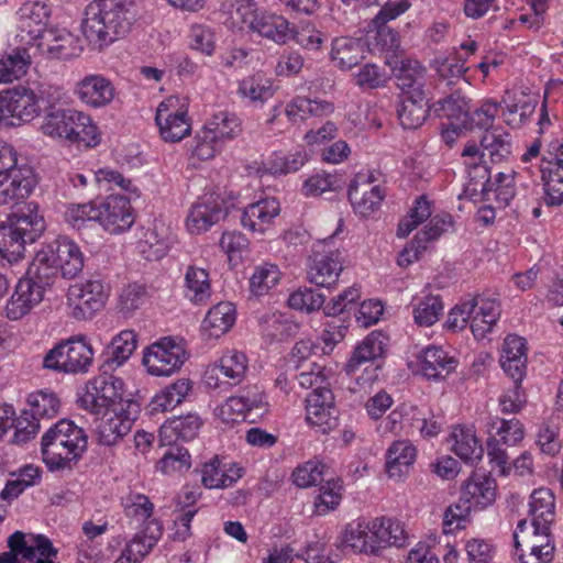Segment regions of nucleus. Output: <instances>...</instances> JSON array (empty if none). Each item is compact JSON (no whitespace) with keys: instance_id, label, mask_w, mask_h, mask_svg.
I'll list each match as a JSON object with an SVG mask.
<instances>
[{"instance_id":"20","label":"nucleus","mask_w":563,"mask_h":563,"mask_svg":"<svg viewBox=\"0 0 563 563\" xmlns=\"http://www.w3.org/2000/svg\"><path fill=\"white\" fill-rule=\"evenodd\" d=\"M397 87L402 95L428 92L426 90V67L416 59L401 58L396 55L387 58Z\"/></svg>"},{"instance_id":"44","label":"nucleus","mask_w":563,"mask_h":563,"mask_svg":"<svg viewBox=\"0 0 563 563\" xmlns=\"http://www.w3.org/2000/svg\"><path fill=\"white\" fill-rule=\"evenodd\" d=\"M416 448L406 440L395 441L386 453V472L389 477H401L416 460Z\"/></svg>"},{"instance_id":"7","label":"nucleus","mask_w":563,"mask_h":563,"mask_svg":"<svg viewBox=\"0 0 563 563\" xmlns=\"http://www.w3.org/2000/svg\"><path fill=\"white\" fill-rule=\"evenodd\" d=\"M27 409L18 417L16 431L12 443L24 444L34 439L40 431V420L55 417L59 410V400L53 391L38 390L27 397Z\"/></svg>"},{"instance_id":"51","label":"nucleus","mask_w":563,"mask_h":563,"mask_svg":"<svg viewBox=\"0 0 563 563\" xmlns=\"http://www.w3.org/2000/svg\"><path fill=\"white\" fill-rule=\"evenodd\" d=\"M216 363L229 386L239 385L245 377L247 371V357L242 352L235 350L228 351Z\"/></svg>"},{"instance_id":"59","label":"nucleus","mask_w":563,"mask_h":563,"mask_svg":"<svg viewBox=\"0 0 563 563\" xmlns=\"http://www.w3.org/2000/svg\"><path fill=\"white\" fill-rule=\"evenodd\" d=\"M279 269L274 264L257 266L250 278V290L255 296L266 294L279 280Z\"/></svg>"},{"instance_id":"19","label":"nucleus","mask_w":563,"mask_h":563,"mask_svg":"<svg viewBox=\"0 0 563 563\" xmlns=\"http://www.w3.org/2000/svg\"><path fill=\"white\" fill-rule=\"evenodd\" d=\"M36 49L51 59H68L82 52L81 41L66 29L51 26Z\"/></svg>"},{"instance_id":"29","label":"nucleus","mask_w":563,"mask_h":563,"mask_svg":"<svg viewBox=\"0 0 563 563\" xmlns=\"http://www.w3.org/2000/svg\"><path fill=\"white\" fill-rule=\"evenodd\" d=\"M280 212V205L275 198H265L250 203L241 216L243 228L257 233L267 231Z\"/></svg>"},{"instance_id":"53","label":"nucleus","mask_w":563,"mask_h":563,"mask_svg":"<svg viewBox=\"0 0 563 563\" xmlns=\"http://www.w3.org/2000/svg\"><path fill=\"white\" fill-rule=\"evenodd\" d=\"M470 102V99H467L460 90H455L448 97L438 100L432 107L440 115H445L449 119H455L457 122H462L463 124L465 117H467L471 109Z\"/></svg>"},{"instance_id":"32","label":"nucleus","mask_w":563,"mask_h":563,"mask_svg":"<svg viewBox=\"0 0 563 563\" xmlns=\"http://www.w3.org/2000/svg\"><path fill=\"white\" fill-rule=\"evenodd\" d=\"M47 247H52L62 277L73 279L82 271L85 256L74 241L59 236Z\"/></svg>"},{"instance_id":"52","label":"nucleus","mask_w":563,"mask_h":563,"mask_svg":"<svg viewBox=\"0 0 563 563\" xmlns=\"http://www.w3.org/2000/svg\"><path fill=\"white\" fill-rule=\"evenodd\" d=\"M223 144L235 139L242 131L241 120L235 113L219 111L205 124Z\"/></svg>"},{"instance_id":"30","label":"nucleus","mask_w":563,"mask_h":563,"mask_svg":"<svg viewBox=\"0 0 563 563\" xmlns=\"http://www.w3.org/2000/svg\"><path fill=\"white\" fill-rule=\"evenodd\" d=\"M60 273L55 261L52 247H43L36 252L33 261L30 263L26 276L27 282L45 291L51 288Z\"/></svg>"},{"instance_id":"58","label":"nucleus","mask_w":563,"mask_h":563,"mask_svg":"<svg viewBox=\"0 0 563 563\" xmlns=\"http://www.w3.org/2000/svg\"><path fill=\"white\" fill-rule=\"evenodd\" d=\"M121 505L126 517L146 521L153 515L154 505L150 498L140 493H130L122 498Z\"/></svg>"},{"instance_id":"8","label":"nucleus","mask_w":563,"mask_h":563,"mask_svg":"<svg viewBox=\"0 0 563 563\" xmlns=\"http://www.w3.org/2000/svg\"><path fill=\"white\" fill-rule=\"evenodd\" d=\"M93 361V350L84 336H74L57 344L44 357L48 369L65 373H86Z\"/></svg>"},{"instance_id":"54","label":"nucleus","mask_w":563,"mask_h":563,"mask_svg":"<svg viewBox=\"0 0 563 563\" xmlns=\"http://www.w3.org/2000/svg\"><path fill=\"white\" fill-rule=\"evenodd\" d=\"M307 161L308 155L303 148L287 155L275 153L264 165V169L272 175H286L299 170Z\"/></svg>"},{"instance_id":"35","label":"nucleus","mask_w":563,"mask_h":563,"mask_svg":"<svg viewBox=\"0 0 563 563\" xmlns=\"http://www.w3.org/2000/svg\"><path fill=\"white\" fill-rule=\"evenodd\" d=\"M201 426L202 421L197 413L169 418L159 428V441L162 445H172L178 440H192Z\"/></svg>"},{"instance_id":"47","label":"nucleus","mask_w":563,"mask_h":563,"mask_svg":"<svg viewBox=\"0 0 563 563\" xmlns=\"http://www.w3.org/2000/svg\"><path fill=\"white\" fill-rule=\"evenodd\" d=\"M185 297L195 305L207 302L211 296V283L207 269L188 266L185 274Z\"/></svg>"},{"instance_id":"15","label":"nucleus","mask_w":563,"mask_h":563,"mask_svg":"<svg viewBox=\"0 0 563 563\" xmlns=\"http://www.w3.org/2000/svg\"><path fill=\"white\" fill-rule=\"evenodd\" d=\"M97 222L111 234L124 232L134 223L130 200L124 196H108L97 206Z\"/></svg>"},{"instance_id":"38","label":"nucleus","mask_w":563,"mask_h":563,"mask_svg":"<svg viewBox=\"0 0 563 563\" xmlns=\"http://www.w3.org/2000/svg\"><path fill=\"white\" fill-rule=\"evenodd\" d=\"M389 339L380 331L371 332L352 353L345 365L349 374H354L366 362L376 361L385 355Z\"/></svg>"},{"instance_id":"60","label":"nucleus","mask_w":563,"mask_h":563,"mask_svg":"<svg viewBox=\"0 0 563 563\" xmlns=\"http://www.w3.org/2000/svg\"><path fill=\"white\" fill-rule=\"evenodd\" d=\"M431 206L426 196L416 199L415 206L410 209L408 217L400 221L397 230V235L406 238L409 235L420 223L430 218Z\"/></svg>"},{"instance_id":"2","label":"nucleus","mask_w":563,"mask_h":563,"mask_svg":"<svg viewBox=\"0 0 563 563\" xmlns=\"http://www.w3.org/2000/svg\"><path fill=\"white\" fill-rule=\"evenodd\" d=\"M87 445L85 430L71 420L60 419L41 439L42 459L49 472L70 471L86 452Z\"/></svg>"},{"instance_id":"63","label":"nucleus","mask_w":563,"mask_h":563,"mask_svg":"<svg viewBox=\"0 0 563 563\" xmlns=\"http://www.w3.org/2000/svg\"><path fill=\"white\" fill-rule=\"evenodd\" d=\"M324 296L312 288H299L288 298V305L290 308L311 312L320 309L323 306Z\"/></svg>"},{"instance_id":"4","label":"nucleus","mask_w":563,"mask_h":563,"mask_svg":"<svg viewBox=\"0 0 563 563\" xmlns=\"http://www.w3.org/2000/svg\"><path fill=\"white\" fill-rule=\"evenodd\" d=\"M42 132L53 139L93 147L100 143V134L91 118L76 109L52 108L45 114Z\"/></svg>"},{"instance_id":"41","label":"nucleus","mask_w":563,"mask_h":563,"mask_svg":"<svg viewBox=\"0 0 563 563\" xmlns=\"http://www.w3.org/2000/svg\"><path fill=\"white\" fill-rule=\"evenodd\" d=\"M496 482L494 478L474 473L465 483L462 499L471 503L474 509H483L495 501Z\"/></svg>"},{"instance_id":"24","label":"nucleus","mask_w":563,"mask_h":563,"mask_svg":"<svg viewBox=\"0 0 563 563\" xmlns=\"http://www.w3.org/2000/svg\"><path fill=\"white\" fill-rule=\"evenodd\" d=\"M418 371L428 379L445 378L457 367V360L443 347L429 345L417 355Z\"/></svg>"},{"instance_id":"50","label":"nucleus","mask_w":563,"mask_h":563,"mask_svg":"<svg viewBox=\"0 0 563 563\" xmlns=\"http://www.w3.org/2000/svg\"><path fill=\"white\" fill-rule=\"evenodd\" d=\"M238 92L251 102L262 106L273 98L275 89L272 81L261 74L247 76L239 84Z\"/></svg>"},{"instance_id":"21","label":"nucleus","mask_w":563,"mask_h":563,"mask_svg":"<svg viewBox=\"0 0 563 563\" xmlns=\"http://www.w3.org/2000/svg\"><path fill=\"white\" fill-rule=\"evenodd\" d=\"M408 8L409 2L407 0H388L373 19L372 23L376 29V42L383 49L395 53L399 48V34L386 24L398 18Z\"/></svg>"},{"instance_id":"14","label":"nucleus","mask_w":563,"mask_h":563,"mask_svg":"<svg viewBox=\"0 0 563 563\" xmlns=\"http://www.w3.org/2000/svg\"><path fill=\"white\" fill-rule=\"evenodd\" d=\"M18 14L16 38L26 47L37 46V43L43 40V35L49 29L47 27L49 11L46 4L40 2L25 3Z\"/></svg>"},{"instance_id":"1","label":"nucleus","mask_w":563,"mask_h":563,"mask_svg":"<svg viewBox=\"0 0 563 563\" xmlns=\"http://www.w3.org/2000/svg\"><path fill=\"white\" fill-rule=\"evenodd\" d=\"M132 0H97L86 8L81 30L98 47L125 36L135 20Z\"/></svg>"},{"instance_id":"5","label":"nucleus","mask_w":563,"mask_h":563,"mask_svg":"<svg viewBox=\"0 0 563 563\" xmlns=\"http://www.w3.org/2000/svg\"><path fill=\"white\" fill-rule=\"evenodd\" d=\"M233 207V197L227 189L217 187L208 190L191 206L186 227L192 234L206 232L223 220Z\"/></svg>"},{"instance_id":"26","label":"nucleus","mask_w":563,"mask_h":563,"mask_svg":"<svg viewBox=\"0 0 563 563\" xmlns=\"http://www.w3.org/2000/svg\"><path fill=\"white\" fill-rule=\"evenodd\" d=\"M527 342L516 334L506 336L503 344L500 365L505 373L517 383L527 374Z\"/></svg>"},{"instance_id":"57","label":"nucleus","mask_w":563,"mask_h":563,"mask_svg":"<svg viewBox=\"0 0 563 563\" xmlns=\"http://www.w3.org/2000/svg\"><path fill=\"white\" fill-rule=\"evenodd\" d=\"M499 106L493 100L484 101L481 107L472 110L467 117L463 126L465 130H473L475 128L484 129L485 131L493 129L494 121L498 114Z\"/></svg>"},{"instance_id":"55","label":"nucleus","mask_w":563,"mask_h":563,"mask_svg":"<svg viewBox=\"0 0 563 563\" xmlns=\"http://www.w3.org/2000/svg\"><path fill=\"white\" fill-rule=\"evenodd\" d=\"M223 146L224 144L203 125L195 135L194 144L190 148L191 157H196L199 161L211 159L221 152Z\"/></svg>"},{"instance_id":"33","label":"nucleus","mask_w":563,"mask_h":563,"mask_svg":"<svg viewBox=\"0 0 563 563\" xmlns=\"http://www.w3.org/2000/svg\"><path fill=\"white\" fill-rule=\"evenodd\" d=\"M162 533L158 521L147 522L146 528L134 536L114 563H140L156 545Z\"/></svg>"},{"instance_id":"40","label":"nucleus","mask_w":563,"mask_h":563,"mask_svg":"<svg viewBox=\"0 0 563 563\" xmlns=\"http://www.w3.org/2000/svg\"><path fill=\"white\" fill-rule=\"evenodd\" d=\"M371 522L373 538L378 545V555L386 547L401 548L406 545L408 537L399 520L390 517H376Z\"/></svg>"},{"instance_id":"22","label":"nucleus","mask_w":563,"mask_h":563,"mask_svg":"<svg viewBox=\"0 0 563 563\" xmlns=\"http://www.w3.org/2000/svg\"><path fill=\"white\" fill-rule=\"evenodd\" d=\"M538 172L544 188L548 206L563 203V144L559 146L552 159H541Z\"/></svg>"},{"instance_id":"25","label":"nucleus","mask_w":563,"mask_h":563,"mask_svg":"<svg viewBox=\"0 0 563 563\" xmlns=\"http://www.w3.org/2000/svg\"><path fill=\"white\" fill-rule=\"evenodd\" d=\"M529 516L531 517V527L537 536L547 537L551 532V525L555 519V497L551 489H534L530 496Z\"/></svg>"},{"instance_id":"10","label":"nucleus","mask_w":563,"mask_h":563,"mask_svg":"<svg viewBox=\"0 0 563 563\" xmlns=\"http://www.w3.org/2000/svg\"><path fill=\"white\" fill-rule=\"evenodd\" d=\"M109 290L110 287L100 278L71 285L67 294L71 316L77 320L90 319L106 305Z\"/></svg>"},{"instance_id":"3","label":"nucleus","mask_w":563,"mask_h":563,"mask_svg":"<svg viewBox=\"0 0 563 563\" xmlns=\"http://www.w3.org/2000/svg\"><path fill=\"white\" fill-rule=\"evenodd\" d=\"M45 222L32 202L26 211L14 214L7 224H0V258L10 264L24 255L26 244L34 243L43 234Z\"/></svg>"},{"instance_id":"64","label":"nucleus","mask_w":563,"mask_h":563,"mask_svg":"<svg viewBox=\"0 0 563 563\" xmlns=\"http://www.w3.org/2000/svg\"><path fill=\"white\" fill-rule=\"evenodd\" d=\"M324 465L318 461H308L292 472V482L296 486L307 488L323 481Z\"/></svg>"},{"instance_id":"45","label":"nucleus","mask_w":563,"mask_h":563,"mask_svg":"<svg viewBox=\"0 0 563 563\" xmlns=\"http://www.w3.org/2000/svg\"><path fill=\"white\" fill-rule=\"evenodd\" d=\"M482 156H488L492 163L506 161L511 154V136L501 128H493L481 137Z\"/></svg>"},{"instance_id":"46","label":"nucleus","mask_w":563,"mask_h":563,"mask_svg":"<svg viewBox=\"0 0 563 563\" xmlns=\"http://www.w3.org/2000/svg\"><path fill=\"white\" fill-rule=\"evenodd\" d=\"M137 335L132 330L121 331L108 346L107 358L101 368L114 369L123 365L136 349Z\"/></svg>"},{"instance_id":"49","label":"nucleus","mask_w":563,"mask_h":563,"mask_svg":"<svg viewBox=\"0 0 563 563\" xmlns=\"http://www.w3.org/2000/svg\"><path fill=\"white\" fill-rule=\"evenodd\" d=\"M454 440V453L465 462L479 461L483 457V446L479 444L475 432L467 427H457L452 433Z\"/></svg>"},{"instance_id":"61","label":"nucleus","mask_w":563,"mask_h":563,"mask_svg":"<svg viewBox=\"0 0 563 563\" xmlns=\"http://www.w3.org/2000/svg\"><path fill=\"white\" fill-rule=\"evenodd\" d=\"M443 312V303L439 296H427L413 309V319L421 327H431Z\"/></svg>"},{"instance_id":"37","label":"nucleus","mask_w":563,"mask_h":563,"mask_svg":"<svg viewBox=\"0 0 563 563\" xmlns=\"http://www.w3.org/2000/svg\"><path fill=\"white\" fill-rule=\"evenodd\" d=\"M44 292L25 278L20 279L5 306L7 317L11 320L23 318L43 300Z\"/></svg>"},{"instance_id":"62","label":"nucleus","mask_w":563,"mask_h":563,"mask_svg":"<svg viewBox=\"0 0 563 563\" xmlns=\"http://www.w3.org/2000/svg\"><path fill=\"white\" fill-rule=\"evenodd\" d=\"M453 228V217L450 213L437 214L429 221L424 230L419 231L415 238L416 243H421L427 247L430 241L437 240L443 233Z\"/></svg>"},{"instance_id":"34","label":"nucleus","mask_w":563,"mask_h":563,"mask_svg":"<svg viewBox=\"0 0 563 563\" xmlns=\"http://www.w3.org/2000/svg\"><path fill=\"white\" fill-rule=\"evenodd\" d=\"M429 92L402 95V100L397 108L398 119L404 129H418L429 117Z\"/></svg>"},{"instance_id":"31","label":"nucleus","mask_w":563,"mask_h":563,"mask_svg":"<svg viewBox=\"0 0 563 563\" xmlns=\"http://www.w3.org/2000/svg\"><path fill=\"white\" fill-rule=\"evenodd\" d=\"M75 93L86 104L101 108L114 98V87L101 75H88L77 82Z\"/></svg>"},{"instance_id":"28","label":"nucleus","mask_w":563,"mask_h":563,"mask_svg":"<svg viewBox=\"0 0 563 563\" xmlns=\"http://www.w3.org/2000/svg\"><path fill=\"white\" fill-rule=\"evenodd\" d=\"M8 108L10 110L9 124L19 126L30 122L40 112V106L35 93L25 87H16L5 92Z\"/></svg>"},{"instance_id":"13","label":"nucleus","mask_w":563,"mask_h":563,"mask_svg":"<svg viewBox=\"0 0 563 563\" xmlns=\"http://www.w3.org/2000/svg\"><path fill=\"white\" fill-rule=\"evenodd\" d=\"M478 178L473 183L472 190L479 191L485 200H495L499 207H507L516 195L515 173H498L494 181L489 178L487 166H475Z\"/></svg>"},{"instance_id":"17","label":"nucleus","mask_w":563,"mask_h":563,"mask_svg":"<svg viewBox=\"0 0 563 563\" xmlns=\"http://www.w3.org/2000/svg\"><path fill=\"white\" fill-rule=\"evenodd\" d=\"M177 102L176 98H169L159 103L156 110L155 122L165 141L179 142L191 130L187 110L183 108L175 109Z\"/></svg>"},{"instance_id":"39","label":"nucleus","mask_w":563,"mask_h":563,"mask_svg":"<svg viewBox=\"0 0 563 563\" xmlns=\"http://www.w3.org/2000/svg\"><path fill=\"white\" fill-rule=\"evenodd\" d=\"M366 52L367 44L363 38L336 37L332 41L331 59L339 68L349 70L365 58Z\"/></svg>"},{"instance_id":"23","label":"nucleus","mask_w":563,"mask_h":563,"mask_svg":"<svg viewBox=\"0 0 563 563\" xmlns=\"http://www.w3.org/2000/svg\"><path fill=\"white\" fill-rule=\"evenodd\" d=\"M372 533V522L357 518L349 522L341 532L340 548L357 554L378 555V545Z\"/></svg>"},{"instance_id":"56","label":"nucleus","mask_w":563,"mask_h":563,"mask_svg":"<svg viewBox=\"0 0 563 563\" xmlns=\"http://www.w3.org/2000/svg\"><path fill=\"white\" fill-rule=\"evenodd\" d=\"M306 420L309 424L320 429L322 433L333 430L338 426V410L335 405H306Z\"/></svg>"},{"instance_id":"36","label":"nucleus","mask_w":563,"mask_h":563,"mask_svg":"<svg viewBox=\"0 0 563 563\" xmlns=\"http://www.w3.org/2000/svg\"><path fill=\"white\" fill-rule=\"evenodd\" d=\"M347 197L356 213L368 217L379 207L385 195L378 185L372 186L371 183L360 181L357 178L349 185Z\"/></svg>"},{"instance_id":"18","label":"nucleus","mask_w":563,"mask_h":563,"mask_svg":"<svg viewBox=\"0 0 563 563\" xmlns=\"http://www.w3.org/2000/svg\"><path fill=\"white\" fill-rule=\"evenodd\" d=\"M136 407L135 402L126 401V408H113L103 410L104 415L97 426V437L100 444L114 445L125 437L132 428L134 417L131 416V407Z\"/></svg>"},{"instance_id":"43","label":"nucleus","mask_w":563,"mask_h":563,"mask_svg":"<svg viewBox=\"0 0 563 563\" xmlns=\"http://www.w3.org/2000/svg\"><path fill=\"white\" fill-rule=\"evenodd\" d=\"M235 322V307L229 301H222L209 309L202 321V329L210 338H220Z\"/></svg>"},{"instance_id":"11","label":"nucleus","mask_w":563,"mask_h":563,"mask_svg":"<svg viewBox=\"0 0 563 563\" xmlns=\"http://www.w3.org/2000/svg\"><path fill=\"white\" fill-rule=\"evenodd\" d=\"M263 389L257 385L242 388L238 395L229 397L216 409L217 417L224 423H235L251 419L252 412L263 415L266 411Z\"/></svg>"},{"instance_id":"48","label":"nucleus","mask_w":563,"mask_h":563,"mask_svg":"<svg viewBox=\"0 0 563 563\" xmlns=\"http://www.w3.org/2000/svg\"><path fill=\"white\" fill-rule=\"evenodd\" d=\"M32 63L25 45L13 48L0 59V82H11L21 78Z\"/></svg>"},{"instance_id":"42","label":"nucleus","mask_w":563,"mask_h":563,"mask_svg":"<svg viewBox=\"0 0 563 563\" xmlns=\"http://www.w3.org/2000/svg\"><path fill=\"white\" fill-rule=\"evenodd\" d=\"M251 31L277 44H285L291 35L290 23L276 13L262 10Z\"/></svg>"},{"instance_id":"9","label":"nucleus","mask_w":563,"mask_h":563,"mask_svg":"<svg viewBox=\"0 0 563 563\" xmlns=\"http://www.w3.org/2000/svg\"><path fill=\"white\" fill-rule=\"evenodd\" d=\"M187 360L185 349L172 338H162L146 347L143 365L152 376L168 377L177 373Z\"/></svg>"},{"instance_id":"12","label":"nucleus","mask_w":563,"mask_h":563,"mask_svg":"<svg viewBox=\"0 0 563 563\" xmlns=\"http://www.w3.org/2000/svg\"><path fill=\"white\" fill-rule=\"evenodd\" d=\"M325 243H318L312 249L308 266V278L310 283L330 288L336 284L343 263L339 251H325Z\"/></svg>"},{"instance_id":"16","label":"nucleus","mask_w":563,"mask_h":563,"mask_svg":"<svg viewBox=\"0 0 563 563\" xmlns=\"http://www.w3.org/2000/svg\"><path fill=\"white\" fill-rule=\"evenodd\" d=\"M36 184L33 168L22 163L20 167L0 173V205L16 203L30 196Z\"/></svg>"},{"instance_id":"6","label":"nucleus","mask_w":563,"mask_h":563,"mask_svg":"<svg viewBox=\"0 0 563 563\" xmlns=\"http://www.w3.org/2000/svg\"><path fill=\"white\" fill-rule=\"evenodd\" d=\"M101 369V374L87 382L85 393L79 397L80 406L95 415L126 404L123 401L122 379L108 373V367Z\"/></svg>"},{"instance_id":"27","label":"nucleus","mask_w":563,"mask_h":563,"mask_svg":"<svg viewBox=\"0 0 563 563\" xmlns=\"http://www.w3.org/2000/svg\"><path fill=\"white\" fill-rule=\"evenodd\" d=\"M466 301H475V311L472 314L470 328L476 339H484L493 330L500 318V302L496 297L477 295Z\"/></svg>"}]
</instances>
